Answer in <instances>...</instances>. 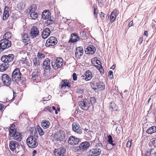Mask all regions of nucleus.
<instances>
[{
	"instance_id": "f257e3e1",
	"label": "nucleus",
	"mask_w": 156,
	"mask_h": 156,
	"mask_svg": "<svg viewBox=\"0 0 156 156\" xmlns=\"http://www.w3.org/2000/svg\"><path fill=\"white\" fill-rule=\"evenodd\" d=\"M26 143L28 146L31 148H36L38 145L36 137L33 135L28 137L26 140Z\"/></svg>"
},
{
	"instance_id": "f03ea898",
	"label": "nucleus",
	"mask_w": 156,
	"mask_h": 156,
	"mask_svg": "<svg viewBox=\"0 0 156 156\" xmlns=\"http://www.w3.org/2000/svg\"><path fill=\"white\" fill-rule=\"evenodd\" d=\"M63 60L60 57H57L51 60V64L53 67L55 69L61 68L63 64Z\"/></svg>"
},
{
	"instance_id": "7ed1b4c3",
	"label": "nucleus",
	"mask_w": 156,
	"mask_h": 156,
	"mask_svg": "<svg viewBox=\"0 0 156 156\" xmlns=\"http://www.w3.org/2000/svg\"><path fill=\"white\" fill-rule=\"evenodd\" d=\"M11 45V42L7 39L1 40L0 41V50L2 51L4 50L9 48Z\"/></svg>"
},
{
	"instance_id": "20e7f679",
	"label": "nucleus",
	"mask_w": 156,
	"mask_h": 156,
	"mask_svg": "<svg viewBox=\"0 0 156 156\" xmlns=\"http://www.w3.org/2000/svg\"><path fill=\"white\" fill-rule=\"evenodd\" d=\"M79 105L81 109L85 111L87 110L91 107L90 101L87 99L80 101Z\"/></svg>"
},
{
	"instance_id": "39448f33",
	"label": "nucleus",
	"mask_w": 156,
	"mask_h": 156,
	"mask_svg": "<svg viewBox=\"0 0 156 156\" xmlns=\"http://www.w3.org/2000/svg\"><path fill=\"white\" fill-rule=\"evenodd\" d=\"M21 73L19 68H16L13 71L12 74V79L13 81L17 82L21 80Z\"/></svg>"
},
{
	"instance_id": "423d86ee",
	"label": "nucleus",
	"mask_w": 156,
	"mask_h": 156,
	"mask_svg": "<svg viewBox=\"0 0 156 156\" xmlns=\"http://www.w3.org/2000/svg\"><path fill=\"white\" fill-rule=\"evenodd\" d=\"M1 78L4 85L11 88L10 86L11 84L12 81L10 76L7 74H2Z\"/></svg>"
},
{
	"instance_id": "0eeeda50",
	"label": "nucleus",
	"mask_w": 156,
	"mask_h": 156,
	"mask_svg": "<svg viewBox=\"0 0 156 156\" xmlns=\"http://www.w3.org/2000/svg\"><path fill=\"white\" fill-rule=\"evenodd\" d=\"M98 145H97L96 147L90 150L88 153L89 156H98L100 155L101 151V147L100 146L99 147H97Z\"/></svg>"
},
{
	"instance_id": "6e6552de",
	"label": "nucleus",
	"mask_w": 156,
	"mask_h": 156,
	"mask_svg": "<svg viewBox=\"0 0 156 156\" xmlns=\"http://www.w3.org/2000/svg\"><path fill=\"white\" fill-rule=\"evenodd\" d=\"M98 145H97L96 147L90 150L88 153L89 156H98L100 155L101 151V147L100 146L99 147H97Z\"/></svg>"
},
{
	"instance_id": "1a4fd4ad",
	"label": "nucleus",
	"mask_w": 156,
	"mask_h": 156,
	"mask_svg": "<svg viewBox=\"0 0 156 156\" xmlns=\"http://www.w3.org/2000/svg\"><path fill=\"white\" fill-rule=\"evenodd\" d=\"M14 58V55L13 54H9L8 55H4L2 56L1 60L2 62L9 63L13 61Z\"/></svg>"
},
{
	"instance_id": "9d476101",
	"label": "nucleus",
	"mask_w": 156,
	"mask_h": 156,
	"mask_svg": "<svg viewBox=\"0 0 156 156\" xmlns=\"http://www.w3.org/2000/svg\"><path fill=\"white\" fill-rule=\"evenodd\" d=\"M57 43L56 38L54 37H51L46 41L45 45L46 47L54 46Z\"/></svg>"
},
{
	"instance_id": "9b49d317",
	"label": "nucleus",
	"mask_w": 156,
	"mask_h": 156,
	"mask_svg": "<svg viewBox=\"0 0 156 156\" xmlns=\"http://www.w3.org/2000/svg\"><path fill=\"white\" fill-rule=\"evenodd\" d=\"M92 87L95 90L98 89L100 90H103L105 88V85L101 82H99L97 83H92Z\"/></svg>"
},
{
	"instance_id": "f8f14e48",
	"label": "nucleus",
	"mask_w": 156,
	"mask_h": 156,
	"mask_svg": "<svg viewBox=\"0 0 156 156\" xmlns=\"http://www.w3.org/2000/svg\"><path fill=\"white\" fill-rule=\"evenodd\" d=\"M72 128L73 131L76 133L80 134L82 133L81 128L77 122H74L72 123Z\"/></svg>"
},
{
	"instance_id": "ddd939ff",
	"label": "nucleus",
	"mask_w": 156,
	"mask_h": 156,
	"mask_svg": "<svg viewBox=\"0 0 156 156\" xmlns=\"http://www.w3.org/2000/svg\"><path fill=\"white\" fill-rule=\"evenodd\" d=\"M80 141V140L79 138L72 136L69 137L68 143L71 145L74 146L77 144Z\"/></svg>"
},
{
	"instance_id": "4468645a",
	"label": "nucleus",
	"mask_w": 156,
	"mask_h": 156,
	"mask_svg": "<svg viewBox=\"0 0 156 156\" xmlns=\"http://www.w3.org/2000/svg\"><path fill=\"white\" fill-rule=\"evenodd\" d=\"M9 147L10 149L12 151H16V149L19 147H20L19 143L17 141L15 140H11L9 144Z\"/></svg>"
},
{
	"instance_id": "2eb2a0df",
	"label": "nucleus",
	"mask_w": 156,
	"mask_h": 156,
	"mask_svg": "<svg viewBox=\"0 0 156 156\" xmlns=\"http://www.w3.org/2000/svg\"><path fill=\"white\" fill-rule=\"evenodd\" d=\"M92 77L91 72L89 70H87L85 73L84 75L81 76L80 78L81 79H84L86 81L90 80Z\"/></svg>"
},
{
	"instance_id": "dca6fc26",
	"label": "nucleus",
	"mask_w": 156,
	"mask_h": 156,
	"mask_svg": "<svg viewBox=\"0 0 156 156\" xmlns=\"http://www.w3.org/2000/svg\"><path fill=\"white\" fill-rule=\"evenodd\" d=\"M66 150L62 147H60L57 149H55L54 151V154L56 156H63L65 154Z\"/></svg>"
},
{
	"instance_id": "f3484780",
	"label": "nucleus",
	"mask_w": 156,
	"mask_h": 156,
	"mask_svg": "<svg viewBox=\"0 0 156 156\" xmlns=\"http://www.w3.org/2000/svg\"><path fill=\"white\" fill-rule=\"evenodd\" d=\"M39 31L37 28L34 26L30 30V36L32 38H35L38 36L39 34Z\"/></svg>"
},
{
	"instance_id": "a211bd4d",
	"label": "nucleus",
	"mask_w": 156,
	"mask_h": 156,
	"mask_svg": "<svg viewBox=\"0 0 156 156\" xmlns=\"http://www.w3.org/2000/svg\"><path fill=\"white\" fill-rule=\"evenodd\" d=\"M96 48L93 45H89L86 48L85 51L86 54L92 55L94 54L96 51Z\"/></svg>"
},
{
	"instance_id": "6ab92c4d",
	"label": "nucleus",
	"mask_w": 156,
	"mask_h": 156,
	"mask_svg": "<svg viewBox=\"0 0 156 156\" xmlns=\"http://www.w3.org/2000/svg\"><path fill=\"white\" fill-rule=\"evenodd\" d=\"M109 109L112 112L114 111L115 113H117L119 110L114 102H111L109 105Z\"/></svg>"
},
{
	"instance_id": "aec40b11",
	"label": "nucleus",
	"mask_w": 156,
	"mask_h": 156,
	"mask_svg": "<svg viewBox=\"0 0 156 156\" xmlns=\"http://www.w3.org/2000/svg\"><path fill=\"white\" fill-rule=\"evenodd\" d=\"M90 146V143L88 142L85 141L81 143L78 148L80 149L81 151H84L86 150Z\"/></svg>"
},
{
	"instance_id": "412c9836",
	"label": "nucleus",
	"mask_w": 156,
	"mask_h": 156,
	"mask_svg": "<svg viewBox=\"0 0 156 156\" xmlns=\"http://www.w3.org/2000/svg\"><path fill=\"white\" fill-rule=\"evenodd\" d=\"M83 54V49L82 47H79L76 48L75 52L76 58L79 59Z\"/></svg>"
},
{
	"instance_id": "4be33fe9",
	"label": "nucleus",
	"mask_w": 156,
	"mask_h": 156,
	"mask_svg": "<svg viewBox=\"0 0 156 156\" xmlns=\"http://www.w3.org/2000/svg\"><path fill=\"white\" fill-rule=\"evenodd\" d=\"M9 9L7 6H5L3 15L2 20H5L8 19L9 16Z\"/></svg>"
},
{
	"instance_id": "5701e85b",
	"label": "nucleus",
	"mask_w": 156,
	"mask_h": 156,
	"mask_svg": "<svg viewBox=\"0 0 156 156\" xmlns=\"http://www.w3.org/2000/svg\"><path fill=\"white\" fill-rule=\"evenodd\" d=\"M60 85L61 86V88H62L64 87L66 88L67 87L68 89L70 88V85L69 81L68 80L66 79L62 80Z\"/></svg>"
},
{
	"instance_id": "b1692460",
	"label": "nucleus",
	"mask_w": 156,
	"mask_h": 156,
	"mask_svg": "<svg viewBox=\"0 0 156 156\" xmlns=\"http://www.w3.org/2000/svg\"><path fill=\"white\" fill-rule=\"evenodd\" d=\"M51 33L50 30L49 28H45L42 32L41 36L43 39L47 38L50 35Z\"/></svg>"
},
{
	"instance_id": "393cba45",
	"label": "nucleus",
	"mask_w": 156,
	"mask_h": 156,
	"mask_svg": "<svg viewBox=\"0 0 156 156\" xmlns=\"http://www.w3.org/2000/svg\"><path fill=\"white\" fill-rule=\"evenodd\" d=\"M50 62V60L48 58H46L44 61L43 62V67L45 69L48 70L51 69Z\"/></svg>"
},
{
	"instance_id": "a878e982",
	"label": "nucleus",
	"mask_w": 156,
	"mask_h": 156,
	"mask_svg": "<svg viewBox=\"0 0 156 156\" xmlns=\"http://www.w3.org/2000/svg\"><path fill=\"white\" fill-rule=\"evenodd\" d=\"M0 65V71L3 72L6 70L9 66V63L6 62H2Z\"/></svg>"
},
{
	"instance_id": "bb28decb",
	"label": "nucleus",
	"mask_w": 156,
	"mask_h": 156,
	"mask_svg": "<svg viewBox=\"0 0 156 156\" xmlns=\"http://www.w3.org/2000/svg\"><path fill=\"white\" fill-rule=\"evenodd\" d=\"M50 123V122L46 120H43L41 122V126L44 129H47L49 127Z\"/></svg>"
},
{
	"instance_id": "cd10ccee",
	"label": "nucleus",
	"mask_w": 156,
	"mask_h": 156,
	"mask_svg": "<svg viewBox=\"0 0 156 156\" xmlns=\"http://www.w3.org/2000/svg\"><path fill=\"white\" fill-rule=\"evenodd\" d=\"M51 13L49 10H45L42 13V17L44 20H46L49 18Z\"/></svg>"
},
{
	"instance_id": "c85d7f7f",
	"label": "nucleus",
	"mask_w": 156,
	"mask_h": 156,
	"mask_svg": "<svg viewBox=\"0 0 156 156\" xmlns=\"http://www.w3.org/2000/svg\"><path fill=\"white\" fill-rule=\"evenodd\" d=\"M22 39L25 45L28 44V42L29 41L30 38L27 34H24L22 37Z\"/></svg>"
},
{
	"instance_id": "c756f323",
	"label": "nucleus",
	"mask_w": 156,
	"mask_h": 156,
	"mask_svg": "<svg viewBox=\"0 0 156 156\" xmlns=\"http://www.w3.org/2000/svg\"><path fill=\"white\" fill-rule=\"evenodd\" d=\"M156 132V127L153 126L149 128L146 131V133L148 134H152Z\"/></svg>"
},
{
	"instance_id": "7c9ffc66",
	"label": "nucleus",
	"mask_w": 156,
	"mask_h": 156,
	"mask_svg": "<svg viewBox=\"0 0 156 156\" xmlns=\"http://www.w3.org/2000/svg\"><path fill=\"white\" fill-rule=\"evenodd\" d=\"M38 74V69H35L32 74L31 79L33 80H35L37 79L39 76Z\"/></svg>"
},
{
	"instance_id": "2f4dec72",
	"label": "nucleus",
	"mask_w": 156,
	"mask_h": 156,
	"mask_svg": "<svg viewBox=\"0 0 156 156\" xmlns=\"http://www.w3.org/2000/svg\"><path fill=\"white\" fill-rule=\"evenodd\" d=\"M13 137L14 139L17 140L18 141H20L22 138V134L18 132H17Z\"/></svg>"
},
{
	"instance_id": "473e14b6",
	"label": "nucleus",
	"mask_w": 156,
	"mask_h": 156,
	"mask_svg": "<svg viewBox=\"0 0 156 156\" xmlns=\"http://www.w3.org/2000/svg\"><path fill=\"white\" fill-rule=\"evenodd\" d=\"M33 64L36 67H38L40 64V61L37 58H35L33 60Z\"/></svg>"
},
{
	"instance_id": "72a5a7b5",
	"label": "nucleus",
	"mask_w": 156,
	"mask_h": 156,
	"mask_svg": "<svg viewBox=\"0 0 156 156\" xmlns=\"http://www.w3.org/2000/svg\"><path fill=\"white\" fill-rule=\"evenodd\" d=\"M108 143L113 146H115V144L113 143L114 141L113 140L112 136L110 135H108Z\"/></svg>"
},
{
	"instance_id": "f704fd0d",
	"label": "nucleus",
	"mask_w": 156,
	"mask_h": 156,
	"mask_svg": "<svg viewBox=\"0 0 156 156\" xmlns=\"http://www.w3.org/2000/svg\"><path fill=\"white\" fill-rule=\"evenodd\" d=\"M12 33L11 32L9 31L6 33L3 36L4 39H10L11 38Z\"/></svg>"
},
{
	"instance_id": "c9c22d12",
	"label": "nucleus",
	"mask_w": 156,
	"mask_h": 156,
	"mask_svg": "<svg viewBox=\"0 0 156 156\" xmlns=\"http://www.w3.org/2000/svg\"><path fill=\"white\" fill-rule=\"evenodd\" d=\"M91 132L84 133L85 134V139L87 140H90L92 138V136L91 134Z\"/></svg>"
},
{
	"instance_id": "e433bc0d",
	"label": "nucleus",
	"mask_w": 156,
	"mask_h": 156,
	"mask_svg": "<svg viewBox=\"0 0 156 156\" xmlns=\"http://www.w3.org/2000/svg\"><path fill=\"white\" fill-rule=\"evenodd\" d=\"M30 16L32 19L35 20L37 18L38 15L37 12H31Z\"/></svg>"
},
{
	"instance_id": "4c0bfd02",
	"label": "nucleus",
	"mask_w": 156,
	"mask_h": 156,
	"mask_svg": "<svg viewBox=\"0 0 156 156\" xmlns=\"http://www.w3.org/2000/svg\"><path fill=\"white\" fill-rule=\"evenodd\" d=\"M116 16V14L115 12H113L112 13L110 17V21L112 23L115 20Z\"/></svg>"
},
{
	"instance_id": "58836bf2",
	"label": "nucleus",
	"mask_w": 156,
	"mask_h": 156,
	"mask_svg": "<svg viewBox=\"0 0 156 156\" xmlns=\"http://www.w3.org/2000/svg\"><path fill=\"white\" fill-rule=\"evenodd\" d=\"M16 129L11 128L9 130V133L11 136H13L14 135L17 133Z\"/></svg>"
},
{
	"instance_id": "ea45409f",
	"label": "nucleus",
	"mask_w": 156,
	"mask_h": 156,
	"mask_svg": "<svg viewBox=\"0 0 156 156\" xmlns=\"http://www.w3.org/2000/svg\"><path fill=\"white\" fill-rule=\"evenodd\" d=\"M37 128L39 134L41 136L43 135L44 133V132L40 126H37Z\"/></svg>"
},
{
	"instance_id": "a19ab883",
	"label": "nucleus",
	"mask_w": 156,
	"mask_h": 156,
	"mask_svg": "<svg viewBox=\"0 0 156 156\" xmlns=\"http://www.w3.org/2000/svg\"><path fill=\"white\" fill-rule=\"evenodd\" d=\"M37 56L38 58L42 59L44 58L45 57L44 54L42 53L41 52H39L37 54Z\"/></svg>"
},
{
	"instance_id": "79ce46f5",
	"label": "nucleus",
	"mask_w": 156,
	"mask_h": 156,
	"mask_svg": "<svg viewBox=\"0 0 156 156\" xmlns=\"http://www.w3.org/2000/svg\"><path fill=\"white\" fill-rule=\"evenodd\" d=\"M96 6L95 5H94V15L95 18H96L97 17V15L98 14V12L97 11Z\"/></svg>"
},
{
	"instance_id": "37998d69",
	"label": "nucleus",
	"mask_w": 156,
	"mask_h": 156,
	"mask_svg": "<svg viewBox=\"0 0 156 156\" xmlns=\"http://www.w3.org/2000/svg\"><path fill=\"white\" fill-rule=\"evenodd\" d=\"M15 20L13 19L10 16L9 19L8 23L9 24H11V25H12L13 23Z\"/></svg>"
},
{
	"instance_id": "c03bdc74",
	"label": "nucleus",
	"mask_w": 156,
	"mask_h": 156,
	"mask_svg": "<svg viewBox=\"0 0 156 156\" xmlns=\"http://www.w3.org/2000/svg\"><path fill=\"white\" fill-rule=\"evenodd\" d=\"M150 144H153L154 147H156V138L152 139V140L149 143Z\"/></svg>"
},
{
	"instance_id": "a18cd8bd",
	"label": "nucleus",
	"mask_w": 156,
	"mask_h": 156,
	"mask_svg": "<svg viewBox=\"0 0 156 156\" xmlns=\"http://www.w3.org/2000/svg\"><path fill=\"white\" fill-rule=\"evenodd\" d=\"M90 103L91 104V106L93 104H94L96 103L95 99L94 97H92L90 98Z\"/></svg>"
},
{
	"instance_id": "49530a36",
	"label": "nucleus",
	"mask_w": 156,
	"mask_h": 156,
	"mask_svg": "<svg viewBox=\"0 0 156 156\" xmlns=\"http://www.w3.org/2000/svg\"><path fill=\"white\" fill-rule=\"evenodd\" d=\"M59 132L61 134V137L59 138V140H62L65 138V133L62 131H60Z\"/></svg>"
},
{
	"instance_id": "de8ad7c7",
	"label": "nucleus",
	"mask_w": 156,
	"mask_h": 156,
	"mask_svg": "<svg viewBox=\"0 0 156 156\" xmlns=\"http://www.w3.org/2000/svg\"><path fill=\"white\" fill-rule=\"evenodd\" d=\"M79 38H71L69 41V43L70 42L73 43L74 42H76L78 40H79Z\"/></svg>"
},
{
	"instance_id": "09e8293b",
	"label": "nucleus",
	"mask_w": 156,
	"mask_h": 156,
	"mask_svg": "<svg viewBox=\"0 0 156 156\" xmlns=\"http://www.w3.org/2000/svg\"><path fill=\"white\" fill-rule=\"evenodd\" d=\"M54 22L53 20H48L46 22V23L48 25H50L51 24H52Z\"/></svg>"
},
{
	"instance_id": "8fccbe9b",
	"label": "nucleus",
	"mask_w": 156,
	"mask_h": 156,
	"mask_svg": "<svg viewBox=\"0 0 156 156\" xmlns=\"http://www.w3.org/2000/svg\"><path fill=\"white\" fill-rule=\"evenodd\" d=\"M83 89L80 88L77 90V92L79 94H82L83 93Z\"/></svg>"
},
{
	"instance_id": "3c124183",
	"label": "nucleus",
	"mask_w": 156,
	"mask_h": 156,
	"mask_svg": "<svg viewBox=\"0 0 156 156\" xmlns=\"http://www.w3.org/2000/svg\"><path fill=\"white\" fill-rule=\"evenodd\" d=\"M31 8L30 9V12L32 11H34L37 9V7L34 5H32Z\"/></svg>"
},
{
	"instance_id": "603ef678",
	"label": "nucleus",
	"mask_w": 156,
	"mask_h": 156,
	"mask_svg": "<svg viewBox=\"0 0 156 156\" xmlns=\"http://www.w3.org/2000/svg\"><path fill=\"white\" fill-rule=\"evenodd\" d=\"M131 145V141L130 140H128L126 144V147L129 148Z\"/></svg>"
},
{
	"instance_id": "864d4df0",
	"label": "nucleus",
	"mask_w": 156,
	"mask_h": 156,
	"mask_svg": "<svg viewBox=\"0 0 156 156\" xmlns=\"http://www.w3.org/2000/svg\"><path fill=\"white\" fill-rule=\"evenodd\" d=\"M72 76L73 80L74 81H76L77 80V75L75 73H74L73 74Z\"/></svg>"
},
{
	"instance_id": "5fc2aeb1",
	"label": "nucleus",
	"mask_w": 156,
	"mask_h": 156,
	"mask_svg": "<svg viewBox=\"0 0 156 156\" xmlns=\"http://www.w3.org/2000/svg\"><path fill=\"white\" fill-rule=\"evenodd\" d=\"M71 36L72 38H80L78 36V35L76 34L75 33H72L71 34Z\"/></svg>"
},
{
	"instance_id": "6e6d98bb",
	"label": "nucleus",
	"mask_w": 156,
	"mask_h": 156,
	"mask_svg": "<svg viewBox=\"0 0 156 156\" xmlns=\"http://www.w3.org/2000/svg\"><path fill=\"white\" fill-rule=\"evenodd\" d=\"M11 16L15 20L17 19V15L16 13H12V15Z\"/></svg>"
},
{
	"instance_id": "4d7b16f0",
	"label": "nucleus",
	"mask_w": 156,
	"mask_h": 156,
	"mask_svg": "<svg viewBox=\"0 0 156 156\" xmlns=\"http://www.w3.org/2000/svg\"><path fill=\"white\" fill-rule=\"evenodd\" d=\"M80 34L81 36L83 37H85L86 36V32L84 31H81L80 32Z\"/></svg>"
},
{
	"instance_id": "13d9d810",
	"label": "nucleus",
	"mask_w": 156,
	"mask_h": 156,
	"mask_svg": "<svg viewBox=\"0 0 156 156\" xmlns=\"http://www.w3.org/2000/svg\"><path fill=\"white\" fill-rule=\"evenodd\" d=\"M143 37H140L138 41V44L140 45L142 43L143 41Z\"/></svg>"
},
{
	"instance_id": "bf43d9fd",
	"label": "nucleus",
	"mask_w": 156,
	"mask_h": 156,
	"mask_svg": "<svg viewBox=\"0 0 156 156\" xmlns=\"http://www.w3.org/2000/svg\"><path fill=\"white\" fill-rule=\"evenodd\" d=\"M84 130L85 131L84 133L91 132L89 129L88 128H85Z\"/></svg>"
},
{
	"instance_id": "052dcab7",
	"label": "nucleus",
	"mask_w": 156,
	"mask_h": 156,
	"mask_svg": "<svg viewBox=\"0 0 156 156\" xmlns=\"http://www.w3.org/2000/svg\"><path fill=\"white\" fill-rule=\"evenodd\" d=\"M151 150L147 151V153L145 154V155L146 156H150L151 154Z\"/></svg>"
},
{
	"instance_id": "680f3d73",
	"label": "nucleus",
	"mask_w": 156,
	"mask_h": 156,
	"mask_svg": "<svg viewBox=\"0 0 156 156\" xmlns=\"http://www.w3.org/2000/svg\"><path fill=\"white\" fill-rule=\"evenodd\" d=\"M79 147V146L75 147H73L74 150L75 151V152L76 151H81L80 150V149H79V148L78 149V148Z\"/></svg>"
},
{
	"instance_id": "e2e57ef3",
	"label": "nucleus",
	"mask_w": 156,
	"mask_h": 156,
	"mask_svg": "<svg viewBox=\"0 0 156 156\" xmlns=\"http://www.w3.org/2000/svg\"><path fill=\"white\" fill-rule=\"evenodd\" d=\"M100 16L102 18V19H103L104 18L105 14L102 12H100Z\"/></svg>"
},
{
	"instance_id": "0e129e2a",
	"label": "nucleus",
	"mask_w": 156,
	"mask_h": 156,
	"mask_svg": "<svg viewBox=\"0 0 156 156\" xmlns=\"http://www.w3.org/2000/svg\"><path fill=\"white\" fill-rule=\"evenodd\" d=\"M33 130H34V132H33L34 133H33V132H32V133L33 135H34V136H35L36 133L37 134V132L36 131V129L33 128Z\"/></svg>"
},
{
	"instance_id": "69168bd1",
	"label": "nucleus",
	"mask_w": 156,
	"mask_h": 156,
	"mask_svg": "<svg viewBox=\"0 0 156 156\" xmlns=\"http://www.w3.org/2000/svg\"><path fill=\"white\" fill-rule=\"evenodd\" d=\"M4 107V105L0 103V110H2Z\"/></svg>"
},
{
	"instance_id": "338daca9",
	"label": "nucleus",
	"mask_w": 156,
	"mask_h": 156,
	"mask_svg": "<svg viewBox=\"0 0 156 156\" xmlns=\"http://www.w3.org/2000/svg\"><path fill=\"white\" fill-rule=\"evenodd\" d=\"M133 21H131L128 24V26L129 27H130L133 25Z\"/></svg>"
},
{
	"instance_id": "774afa93",
	"label": "nucleus",
	"mask_w": 156,
	"mask_h": 156,
	"mask_svg": "<svg viewBox=\"0 0 156 156\" xmlns=\"http://www.w3.org/2000/svg\"><path fill=\"white\" fill-rule=\"evenodd\" d=\"M36 154H37V151L36 150H34L33 151L32 153V156H35Z\"/></svg>"
}]
</instances>
